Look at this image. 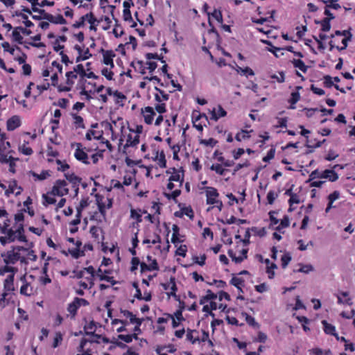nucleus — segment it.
<instances>
[{
	"label": "nucleus",
	"mask_w": 355,
	"mask_h": 355,
	"mask_svg": "<svg viewBox=\"0 0 355 355\" xmlns=\"http://www.w3.org/2000/svg\"><path fill=\"white\" fill-rule=\"evenodd\" d=\"M26 246L12 245L10 249L2 252L1 257L6 265H14L19 261L21 266H26L29 261H35L37 256L33 250L34 243L33 242H24Z\"/></svg>",
	"instance_id": "obj_1"
},
{
	"label": "nucleus",
	"mask_w": 355,
	"mask_h": 355,
	"mask_svg": "<svg viewBox=\"0 0 355 355\" xmlns=\"http://www.w3.org/2000/svg\"><path fill=\"white\" fill-rule=\"evenodd\" d=\"M10 220L5 218L3 223H0V243L5 246L7 244L14 242H27V237L25 235L24 225L23 223L17 225L15 229L10 227Z\"/></svg>",
	"instance_id": "obj_2"
},
{
	"label": "nucleus",
	"mask_w": 355,
	"mask_h": 355,
	"mask_svg": "<svg viewBox=\"0 0 355 355\" xmlns=\"http://www.w3.org/2000/svg\"><path fill=\"white\" fill-rule=\"evenodd\" d=\"M67 182L64 180H57L51 191V194L56 195L62 197L63 196L69 193V189L67 187Z\"/></svg>",
	"instance_id": "obj_3"
},
{
	"label": "nucleus",
	"mask_w": 355,
	"mask_h": 355,
	"mask_svg": "<svg viewBox=\"0 0 355 355\" xmlns=\"http://www.w3.org/2000/svg\"><path fill=\"white\" fill-rule=\"evenodd\" d=\"M65 85H60V86H58L59 92L71 91L75 83V80L78 78V75L73 71H69L65 73Z\"/></svg>",
	"instance_id": "obj_4"
},
{
	"label": "nucleus",
	"mask_w": 355,
	"mask_h": 355,
	"mask_svg": "<svg viewBox=\"0 0 355 355\" xmlns=\"http://www.w3.org/2000/svg\"><path fill=\"white\" fill-rule=\"evenodd\" d=\"M19 279L23 284L20 288L21 295L30 297L37 293V288L32 286L31 282L27 281L26 274L21 276Z\"/></svg>",
	"instance_id": "obj_5"
},
{
	"label": "nucleus",
	"mask_w": 355,
	"mask_h": 355,
	"mask_svg": "<svg viewBox=\"0 0 355 355\" xmlns=\"http://www.w3.org/2000/svg\"><path fill=\"white\" fill-rule=\"evenodd\" d=\"M66 180L69 181L74 190L75 196H77L79 191V186L81 183V178L76 175L74 173H65L64 174Z\"/></svg>",
	"instance_id": "obj_6"
},
{
	"label": "nucleus",
	"mask_w": 355,
	"mask_h": 355,
	"mask_svg": "<svg viewBox=\"0 0 355 355\" xmlns=\"http://www.w3.org/2000/svg\"><path fill=\"white\" fill-rule=\"evenodd\" d=\"M100 52L103 55V63L107 66H110V68L114 67L113 58L116 56L115 53L112 50H105L101 49Z\"/></svg>",
	"instance_id": "obj_7"
},
{
	"label": "nucleus",
	"mask_w": 355,
	"mask_h": 355,
	"mask_svg": "<svg viewBox=\"0 0 355 355\" xmlns=\"http://www.w3.org/2000/svg\"><path fill=\"white\" fill-rule=\"evenodd\" d=\"M338 167L343 168V167L340 166L339 164H336L334 166L333 169H326L323 171L320 174L321 178L327 179L330 182H336L338 180L339 177L338 173L334 169Z\"/></svg>",
	"instance_id": "obj_8"
},
{
	"label": "nucleus",
	"mask_w": 355,
	"mask_h": 355,
	"mask_svg": "<svg viewBox=\"0 0 355 355\" xmlns=\"http://www.w3.org/2000/svg\"><path fill=\"white\" fill-rule=\"evenodd\" d=\"M141 114L144 117V122L148 125H150L153 123L156 114L153 107L147 106L141 109Z\"/></svg>",
	"instance_id": "obj_9"
},
{
	"label": "nucleus",
	"mask_w": 355,
	"mask_h": 355,
	"mask_svg": "<svg viewBox=\"0 0 355 355\" xmlns=\"http://www.w3.org/2000/svg\"><path fill=\"white\" fill-rule=\"evenodd\" d=\"M206 193V203L207 205H212L213 202H215V200L218 199L219 196V193L217 189L214 187H207L205 189Z\"/></svg>",
	"instance_id": "obj_10"
},
{
	"label": "nucleus",
	"mask_w": 355,
	"mask_h": 355,
	"mask_svg": "<svg viewBox=\"0 0 355 355\" xmlns=\"http://www.w3.org/2000/svg\"><path fill=\"white\" fill-rule=\"evenodd\" d=\"M77 146L78 147L74 153L75 158L83 164H89L90 162L89 161L88 155L87 153L85 152L84 150L81 148L82 145L80 144H77Z\"/></svg>",
	"instance_id": "obj_11"
},
{
	"label": "nucleus",
	"mask_w": 355,
	"mask_h": 355,
	"mask_svg": "<svg viewBox=\"0 0 355 355\" xmlns=\"http://www.w3.org/2000/svg\"><path fill=\"white\" fill-rule=\"evenodd\" d=\"M139 135L130 133L127 136L126 143L123 146V153H126V150L129 147H136L139 143Z\"/></svg>",
	"instance_id": "obj_12"
},
{
	"label": "nucleus",
	"mask_w": 355,
	"mask_h": 355,
	"mask_svg": "<svg viewBox=\"0 0 355 355\" xmlns=\"http://www.w3.org/2000/svg\"><path fill=\"white\" fill-rule=\"evenodd\" d=\"M21 121L19 116L14 115L9 118L6 121V128L8 131H13L20 127Z\"/></svg>",
	"instance_id": "obj_13"
},
{
	"label": "nucleus",
	"mask_w": 355,
	"mask_h": 355,
	"mask_svg": "<svg viewBox=\"0 0 355 355\" xmlns=\"http://www.w3.org/2000/svg\"><path fill=\"white\" fill-rule=\"evenodd\" d=\"M44 19H46L51 23L55 24H66L67 20L61 15H57L54 16L50 13H45L44 16H42Z\"/></svg>",
	"instance_id": "obj_14"
},
{
	"label": "nucleus",
	"mask_w": 355,
	"mask_h": 355,
	"mask_svg": "<svg viewBox=\"0 0 355 355\" xmlns=\"http://www.w3.org/2000/svg\"><path fill=\"white\" fill-rule=\"evenodd\" d=\"M341 33H342V37H343V38L341 39V44L343 45L342 46L337 45L336 46V48L339 51L345 50L347 48L348 42L351 40L352 37V35L349 30L341 31Z\"/></svg>",
	"instance_id": "obj_15"
},
{
	"label": "nucleus",
	"mask_w": 355,
	"mask_h": 355,
	"mask_svg": "<svg viewBox=\"0 0 355 355\" xmlns=\"http://www.w3.org/2000/svg\"><path fill=\"white\" fill-rule=\"evenodd\" d=\"M170 292H166L168 298L173 297L175 301H180V295L176 294V292L178 291V287L176 285V279L174 276H171L170 277Z\"/></svg>",
	"instance_id": "obj_16"
},
{
	"label": "nucleus",
	"mask_w": 355,
	"mask_h": 355,
	"mask_svg": "<svg viewBox=\"0 0 355 355\" xmlns=\"http://www.w3.org/2000/svg\"><path fill=\"white\" fill-rule=\"evenodd\" d=\"M248 252V249H243L241 251V255H239V257H236L235 255L232 250H229L227 253L233 261H234L235 263H241L244 259H247Z\"/></svg>",
	"instance_id": "obj_17"
},
{
	"label": "nucleus",
	"mask_w": 355,
	"mask_h": 355,
	"mask_svg": "<svg viewBox=\"0 0 355 355\" xmlns=\"http://www.w3.org/2000/svg\"><path fill=\"white\" fill-rule=\"evenodd\" d=\"M16 189H18V191L15 193L16 196H17L21 193L23 189L21 188V187L17 186V180H13L10 182L8 188L7 189H6L5 196H6L7 197H9L11 194H12L15 192Z\"/></svg>",
	"instance_id": "obj_18"
},
{
	"label": "nucleus",
	"mask_w": 355,
	"mask_h": 355,
	"mask_svg": "<svg viewBox=\"0 0 355 355\" xmlns=\"http://www.w3.org/2000/svg\"><path fill=\"white\" fill-rule=\"evenodd\" d=\"M171 170L173 171L172 175L168 178L169 182H178L180 183V187L182 186V182L184 181L183 176L181 177L179 172L176 170L175 168H171L166 171L167 173H171Z\"/></svg>",
	"instance_id": "obj_19"
},
{
	"label": "nucleus",
	"mask_w": 355,
	"mask_h": 355,
	"mask_svg": "<svg viewBox=\"0 0 355 355\" xmlns=\"http://www.w3.org/2000/svg\"><path fill=\"white\" fill-rule=\"evenodd\" d=\"M4 292H10L15 291L14 286V275H9L3 282Z\"/></svg>",
	"instance_id": "obj_20"
},
{
	"label": "nucleus",
	"mask_w": 355,
	"mask_h": 355,
	"mask_svg": "<svg viewBox=\"0 0 355 355\" xmlns=\"http://www.w3.org/2000/svg\"><path fill=\"white\" fill-rule=\"evenodd\" d=\"M227 115V112L223 109V107L218 105L217 109H214L211 112V119L214 121H218L220 118L224 117Z\"/></svg>",
	"instance_id": "obj_21"
},
{
	"label": "nucleus",
	"mask_w": 355,
	"mask_h": 355,
	"mask_svg": "<svg viewBox=\"0 0 355 355\" xmlns=\"http://www.w3.org/2000/svg\"><path fill=\"white\" fill-rule=\"evenodd\" d=\"M85 21H87L90 24L89 29L91 31H96L97 30L96 26L98 21L96 19L92 12H89L85 15Z\"/></svg>",
	"instance_id": "obj_22"
},
{
	"label": "nucleus",
	"mask_w": 355,
	"mask_h": 355,
	"mask_svg": "<svg viewBox=\"0 0 355 355\" xmlns=\"http://www.w3.org/2000/svg\"><path fill=\"white\" fill-rule=\"evenodd\" d=\"M155 89L158 92L155 94V100L157 103H161L162 101H166L169 99V95L165 92L157 87H155Z\"/></svg>",
	"instance_id": "obj_23"
},
{
	"label": "nucleus",
	"mask_w": 355,
	"mask_h": 355,
	"mask_svg": "<svg viewBox=\"0 0 355 355\" xmlns=\"http://www.w3.org/2000/svg\"><path fill=\"white\" fill-rule=\"evenodd\" d=\"M187 340L190 341L192 344L196 342H200V338L198 336V331L196 330H191L188 329L187 331Z\"/></svg>",
	"instance_id": "obj_24"
},
{
	"label": "nucleus",
	"mask_w": 355,
	"mask_h": 355,
	"mask_svg": "<svg viewBox=\"0 0 355 355\" xmlns=\"http://www.w3.org/2000/svg\"><path fill=\"white\" fill-rule=\"evenodd\" d=\"M142 213H146V211H141V209H130V218L135 220L136 223H140L142 222Z\"/></svg>",
	"instance_id": "obj_25"
},
{
	"label": "nucleus",
	"mask_w": 355,
	"mask_h": 355,
	"mask_svg": "<svg viewBox=\"0 0 355 355\" xmlns=\"http://www.w3.org/2000/svg\"><path fill=\"white\" fill-rule=\"evenodd\" d=\"M322 324L323 325L324 331L326 334L334 336L336 335L337 333L336 331V327L333 324L327 322L326 320H322Z\"/></svg>",
	"instance_id": "obj_26"
},
{
	"label": "nucleus",
	"mask_w": 355,
	"mask_h": 355,
	"mask_svg": "<svg viewBox=\"0 0 355 355\" xmlns=\"http://www.w3.org/2000/svg\"><path fill=\"white\" fill-rule=\"evenodd\" d=\"M253 132L252 130H241L240 132H238L235 136V139L238 141L242 140L249 139L251 137L250 133Z\"/></svg>",
	"instance_id": "obj_27"
},
{
	"label": "nucleus",
	"mask_w": 355,
	"mask_h": 355,
	"mask_svg": "<svg viewBox=\"0 0 355 355\" xmlns=\"http://www.w3.org/2000/svg\"><path fill=\"white\" fill-rule=\"evenodd\" d=\"M241 315L245 318V322L248 324L256 329L259 328V324L256 322L255 319L252 316L245 312H242Z\"/></svg>",
	"instance_id": "obj_28"
},
{
	"label": "nucleus",
	"mask_w": 355,
	"mask_h": 355,
	"mask_svg": "<svg viewBox=\"0 0 355 355\" xmlns=\"http://www.w3.org/2000/svg\"><path fill=\"white\" fill-rule=\"evenodd\" d=\"M85 138L89 141L92 140V138L96 140L104 139V138L103 137L102 132H97L93 130H89L87 131L85 135Z\"/></svg>",
	"instance_id": "obj_29"
},
{
	"label": "nucleus",
	"mask_w": 355,
	"mask_h": 355,
	"mask_svg": "<svg viewBox=\"0 0 355 355\" xmlns=\"http://www.w3.org/2000/svg\"><path fill=\"white\" fill-rule=\"evenodd\" d=\"M230 284L235 286L240 292H243L242 287L244 286L245 281L243 279L236 277H233L230 282Z\"/></svg>",
	"instance_id": "obj_30"
},
{
	"label": "nucleus",
	"mask_w": 355,
	"mask_h": 355,
	"mask_svg": "<svg viewBox=\"0 0 355 355\" xmlns=\"http://www.w3.org/2000/svg\"><path fill=\"white\" fill-rule=\"evenodd\" d=\"M19 151L25 155H31L33 153V149L28 146V141H26L19 146Z\"/></svg>",
	"instance_id": "obj_31"
},
{
	"label": "nucleus",
	"mask_w": 355,
	"mask_h": 355,
	"mask_svg": "<svg viewBox=\"0 0 355 355\" xmlns=\"http://www.w3.org/2000/svg\"><path fill=\"white\" fill-rule=\"evenodd\" d=\"M292 63L295 68L299 69L300 71H302L304 73H306L308 70V68H309L308 66H306L305 64V63L304 62V61L300 59H297V60L294 59L292 61Z\"/></svg>",
	"instance_id": "obj_32"
},
{
	"label": "nucleus",
	"mask_w": 355,
	"mask_h": 355,
	"mask_svg": "<svg viewBox=\"0 0 355 355\" xmlns=\"http://www.w3.org/2000/svg\"><path fill=\"white\" fill-rule=\"evenodd\" d=\"M113 96L116 104L123 105V101L126 99V97L122 92L115 90Z\"/></svg>",
	"instance_id": "obj_33"
},
{
	"label": "nucleus",
	"mask_w": 355,
	"mask_h": 355,
	"mask_svg": "<svg viewBox=\"0 0 355 355\" xmlns=\"http://www.w3.org/2000/svg\"><path fill=\"white\" fill-rule=\"evenodd\" d=\"M56 195L51 194V191L47 192L46 194H43L42 198L44 200V205H53L56 202L55 196Z\"/></svg>",
	"instance_id": "obj_34"
},
{
	"label": "nucleus",
	"mask_w": 355,
	"mask_h": 355,
	"mask_svg": "<svg viewBox=\"0 0 355 355\" xmlns=\"http://www.w3.org/2000/svg\"><path fill=\"white\" fill-rule=\"evenodd\" d=\"M79 307L77 304H76L75 300H73L72 302L69 303L67 306V311L71 314V318H74L77 314V311Z\"/></svg>",
	"instance_id": "obj_35"
},
{
	"label": "nucleus",
	"mask_w": 355,
	"mask_h": 355,
	"mask_svg": "<svg viewBox=\"0 0 355 355\" xmlns=\"http://www.w3.org/2000/svg\"><path fill=\"white\" fill-rule=\"evenodd\" d=\"M19 28L15 27L12 31V35L13 40L17 42L18 44H21L23 43V37L21 35Z\"/></svg>",
	"instance_id": "obj_36"
},
{
	"label": "nucleus",
	"mask_w": 355,
	"mask_h": 355,
	"mask_svg": "<svg viewBox=\"0 0 355 355\" xmlns=\"http://www.w3.org/2000/svg\"><path fill=\"white\" fill-rule=\"evenodd\" d=\"M172 230L173 232L171 237V242L175 245L178 242H182V241H180L178 238L180 230L179 227L177 225H173Z\"/></svg>",
	"instance_id": "obj_37"
},
{
	"label": "nucleus",
	"mask_w": 355,
	"mask_h": 355,
	"mask_svg": "<svg viewBox=\"0 0 355 355\" xmlns=\"http://www.w3.org/2000/svg\"><path fill=\"white\" fill-rule=\"evenodd\" d=\"M300 99V94L298 92H293L291 93V98L288 100V102L291 103V108L294 109L295 107L294 106Z\"/></svg>",
	"instance_id": "obj_38"
},
{
	"label": "nucleus",
	"mask_w": 355,
	"mask_h": 355,
	"mask_svg": "<svg viewBox=\"0 0 355 355\" xmlns=\"http://www.w3.org/2000/svg\"><path fill=\"white\" fill-rule=\"evenodd\" d=\"M18 271V269L15 267L12 266V265H5L3 267L0 268V274L4 275L6 272H11V274H15Z\"/></svg>",
	"instance_id": "obj_39"
},
{
	"label": "nucleus",
	"mask_w": 355,
	"mask_h": 355,
	"mask_svg": "<svg viewBox=\"0 0 355 355\" xmlns=\"http://www.w3.org/2000/svg\"><path fill=\"white\" fill-rule=\"evenodd\" d=\"M73 71L77 75H79L81 79H84L85 78V70L82 64H78L75 66L73 69Z\"/></svg>",
	"instance_id": "obj_40"
},
{
	"label": "nucleus",
	"mask_w": 355,
	"mask_h": 355,
	"mask_svg": "<svg viewBox=\"0 0 355 355\" xmlns=\"http://www.w3.org/2000/svg\"><path fill=\"white\" fill-rule=\"evenodd\" d=\"M202 117H205L207 119L205 114H199L197 116H193V127H195L198 131L200 132L203 130V125L201 123H197V121L200 120Z\"/></svg>",
	"instance_id": "obj_41"
},
{
	"label": "nucleus",
	"mask_w": 355,
	"mask_h": 355,
	"mask_svg": "<svg viewBox=\"0 0 355 355\" xmlns=\"http://www.w3.org/2000/svg\"><path fill=\"white\" fill-rule=\"evenodd\" d=\"M338 37H342L341 31H336L334 34L331 35V38H334V40H331L329 42V50L332 51L334 48H336V46L334 44V43H338Z\"/></svg>",
	"instance_id": "obj_42"
},
{
	"label": "nucleus",
	"mask_w": 355,
	"mask_h": 355,
	"mask_svg": "<svg viewBox=\"0 0 355 355\" xmlns=\"http://www.w3.org/2000/svg\"><path fill=\"white\" fill-rule=\"evenodd\" d=\"M290 225L289 217L287 215L284 216L283 218L281 220L280 224L275 227L277 231H280L281 230L288 227Z\"/></svg>",
	"instance_id": "obj_43"
},
{
	"label": "nucleus",
	"mask_w": 355,
	"mask_h": 355,
	"mask_svg": "<svg viewBox=\"0 0 355 355\" xmlns=\"http://www.w3.org/2000/svg\"><path fill=\"white\" fill-rule=\"evenodd\" d=\"M322 2L326 4L327 8L338 10L341 8L340 5L337 3V0H323Z\"/></svg>",
	"instance_id": "obj_44"
},
{
	"label": "nucleus",
	"mask_w": 355,
	"mask_h": 355,
	"mask_svg": "<svg viewBox=\"0 0 355 355\" xmlns=\"http://www.w3.org/2000/svg\"><path fill=\"white\" fill-rule=\"evenodd\" d=\"M132 66L135 69L139 70L142 74L146 73V67L144 66V62L142 60H137L132 63Z\"/></svg>",
	"instance_id": "obj_45"
},
{
	"label": "nucleus",
	"mask_w": 355,
	"mask_h": 355,
	"mask_svg": "<svg viewBox=\"0 0 355 355\" xmlns=\"http://www.w3.org/2000/svg\"><path fill=\"white\" fill-rule=\"evenodd\" d=\"M101 281H106L107 282H110L112 286L115 285L116 284V281L114 280L113 277H111L110 275H107L105 274H97V276Z\"/></svg>",
	"instance_id": "obj_46"
},
{
	"label": "nucleus",
	"mask_w": 355,
	"mask_h": 355,
	"mask_svg": "<svg viewBox=\"0 0 355 355\" xmlns=\"http://www.w3.org/2000/svg\"><path fill=\"white\" fill-rule=\"evenodd\" d=\"M26 209H23L20 210L19 212H17V214H15L14 219H15L17 225H18L19 223H23L24 224V212H26Z\"/></svg>",
	"instance_id": "obj_47"
},
{
	"label": "nucleus",
	"mask_w": 355,
	"mask_h": 355,
	"mask_svg": "<svg viewBox=\"0 0 355 355\" xmlns=\"http://www.w3.org/2000/svg\"><path fill=\"white\" fill-rule=\"evenodd\" d=\"M275 13V10H272L270 15L268 17H260L259 19L253 20V22L258 24H263L266 21H271L273 19L274 14Z\"/></svg>",
	"instance_id": "obj_48"
},
{
	"label": "nucleus",
	"mask_w": 355,
	"mask_h": 355,
	"mask_svg": "<svg viewBox=\"0 0 355 355\" xmlns=\"http://www.w3.org/2000/svg\"><path fill=\"white\" fill-rule=\"evenodd\" d=\"M300 202V196L297 193H294L291 196V198L288 200V204H289V211H293V208L291 207L293 204H299Z\"/></svg>",
	"instance_id": "obj_49"
},
{
	"label": "nucleus",
	"mask_w": 355,
	"mask_h": 355,
	"mask_svg": "<svg viewBox=\"0 0 355 355\" xmlns=\"http://www.w3.org/2000/svg\"><path fill=\"white\" fill-rule=\"evenodd\" d=\"M210 169L214 171L217 174L223 175L225 174V169L223 168L220 164H214L211 166Z\"/></svg>",
	"instance_id": "obj_50"
},
{
	"label": "nucleus",
	"mask_w": 355,
	"mask_h": 355,
	"mask_svg": "<svg viewBox=\"0 0 355 355\" xmlns=\"http://www.w3.org/2000/svg\"><path fill=\"white\" fill-rule=\"evenodd\" d=\"M62 340H63L62 334L60 332H56L54 339H53V344H52V347L53 348L58 347L62 343Z\"/></svg>",
	"instance_id": "obj_51"
},
{
	"label": "nucleus",
	"mask_w": 355,
	"mask_h": 355,
	"mask_svg": "<svg viewBox=\"0 0 355 355\" xmlns=\"http://www.w3.org/2000/svg\"><path fill=\"white\" fill-rule=\"evenodd\" d=\"M277 268V265L274 263H270V266H266V273L268 274V277L269 279H272L275 277V269Z\"/></svg>",
	"instance_id": "obj_52"
},
{
	"label": "nucleus",
	"mask_w": 355,
	"mask_h": 355,
	"mask_svg": "<svg viewBox=\"0 0 355 355\" xmlns=\"http://www.w3.org/2000/svg\"><path fill=\"white\" fill-rule=\"evenodd\" d=\"M74 125L76 128H85L84 121L82 116L79 115H74Z\"/></svg>",
	"instance_id": "obj_53"
},
{
	"label": "nucleus",
	"mask_w": 355,
	"mask_h": 355,
	"mask_svg": "<svg viewBox=\"0 0 355 355\" xmlns=\"http://www.w3.org/2000/svg\"><path fill=\"white\" fill-rule=\"evenodd\" d=\"M210 15L212 16L218 23L223 24V15L220 10L214 9L213 12L210 13Z\"/></svg>",
	"instance_id": "obj_54"
},
{
	"label": "nucleus",
	"mask_w": 355,
	"mask_h": 355,
	"mask_svg": "<svg viewBox=\"0 0 355 355\" xmlns=\"http://www.w3.org/2000/svg\"><path fill=\"white\" fill-rule=\"evenodd\" d=\"M90 234H92V237L96 240L99 238V232H103V230L100 227H98L96 226H92L90 227L89 230Z\"/></svg>",
	"instance_id": "obj_55"
},
{
	"label": "nucleus",
	"mask_w": 355,
	"mask_h": 355,
	"mask_svg": "<svg viewBox=\"0 0 355 355\" xmlns=\"http://www.w3.org/2000/svg\"><path fill=\"white\" fill-rule=\"evenodd\" d=\"M321 31L323 32H327L331 29V24L329 19H323L320 22Z\"/></svg>",
	"instance_id": "obj_56"
},
{
	"label": "nucleus",
	"mask_w": 355,
	"mask_h": 355,
	"mask_svg": "<svg viewBox=\"0 0 355 355\" xmlns=\"http://www.w3.org/2000/svg\"><path fill=\"white\" fill-rule=\"evenodd\" d=\"M218 143L217 140L214 138H209V139H200V144L205 146L214 147Z\"/></svg>",
	"instance_id": "obj_57"
},
{
	"label": "nucleus",
	"mask_w": 355,
	"mask_h": 355,
	"mask_svg": "<svg viewBox=\"0 0 355 355\" xmlns=\"http://www.w3.org/2000/svg\"><path fill=\"white\" fill-rule=\"evenodd\" d=\"M275 148L272 147L267 153V155L263 157L262 160L264 162H268L275 157Z\"/></svg>",
	"instance_id": "obj_58"
},
{
	"label": "nucleus",
	"mask_w": 355,
	"mask_h": 355,
	"mask_svg": "<svg viewBox=\"0 0 355 355\" xmlns=\"http://www.w3.org/2000/svg\"><path fill=\"white\" fill-rule=\"evenodd\" d=\"M46 154L47 156L52 157H57L59 156L58 151L56 149H54L50 144H47Z\"/></svg>",
	"instance_id": "obj_59"
},
{
	"label": "nucleus",
	"mask_w": 355,
	"mask_h": 355,
	"mask_svg": "<svg viewBox=\"0 0 355 355\" xmlns=\"http://www.w3.org/2000/svg\"><path fill=\"white\" fill-rule=\"evenodd\" d=\"M55 162L58 165V170L60 171L65 172L70 167L67 162H63L60 159H56Z\"/></svg>",
	"instance_id": "obj_60"
},
{
	"label": "nucleus",
	"mask_w": 355,
	"mask_h": 355,
	"mask_svg": "<svg viewBox=\"0 0 355 355\" xmlns=\"http://www.w3.org/2000/svg\"><path fill=\"white\" fill-rule=\"evenodd\" d=\"M31 173L34 178H35V180H44L49 175L48 171H43L40 174H37L34 171H31Z\"/></svg>",
	"instance_id": "obj_61"
},
{
	"label": "nucleus",
	"mask_w": 355,
	"mask_h": 355,
	"mask_svg": "<svg viewBox=\"0 0 355 355\" xmlns=\"http://www.w3.org/2000/svg\"><path fill=\"white\" fill-rule=\"evenodd\" d=\"M291 260V256L290 255V254L289 253L284 254L281 258L282 267L283 268H286V266L288 265Z\"/></svg>",
	"instance_id": "obj_62"
},
{
	"label": "nucleus",
	"mask_w": 355,
	"mask_h": 355,
	"mask_svg": "<svg viewBox=\"0 0 355 355\" xmlns=\"http://www.w3.org/2000/svg\"><path fill=\"white\" fill-rule=\"evenodd\" d=\"M69 253L75 259H78V258L85 255L84 251L80 250L79 248H74L72 250H69Z\"/></svg>",
	"instance_id": "obj_63"
},
{
	"label": "nucleus",
	"mask_w": 355,
	"mask_h": 355,
	"mask_svg": "<svg viewBox=\"0 0 355 355\" xmlns=\"http://www.w3.org/2000/svg\"><path fill=\"white\" fill-rule=\"evenodd\" d=\"M124 33L122 26L120 24H116L113 29V34L116 37H121Z\"/></svg>",
	"instance_id": "obj_64"
}]
</instances>
